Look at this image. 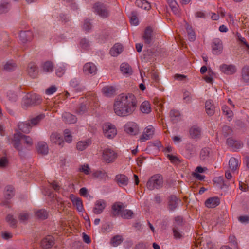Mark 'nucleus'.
Returning a JSON list of instances; mask_svg holds the SVG:
<instances>
[{
  "instance_id": "obj_1",
  "label": "nucleus",
  "mask_w": 249,
  "mask_h": 249,
  "mask_svg": "<svg viewBox=\"0 0 249 249\" xmlns=\"http://www.w3.org/2000/svg\"><path fill=\"white\" fill-rule=\"evenodd\" d=\"M137 106L135 96L131 93L122 94L118 96L114 103V110L119 116H127L131 114Z\"/></svg>"
},
{
  "instance_id": "obj_2",
  "label": "nucleus",
  "mask_w": 249,
  "mask_h": 249,
  "mask_svg": "<svg viewBox=\"0 0 249 249\" xmlns=\"http://www.w3.org/2000/svg\"><path fill=\"white\" fill-rule=\"evenodd\" d=\"M33 140L30 136H27L20 133H17V150L18 154L22 155L28 147L32 146Z\"/></svg>"
},
{
  "instance_id": "obj_3",
  "label": "nucleus",
  "mask_w": 249,
  "mask_h": 249,
  "mask_svg": "<svg viewBox=\"0 0 249 249\" xmlns=\"http://www.w3.org/2000/svg\"><path fill=\"white\" fill-rule=\"evenodd\" d=\"M42 99L36 94H27L23 99V107L27 108L30 106H35L41 104Z\"/></svg>"
},
{
  "instance_id": "obj_4",
  "label": "nucleus",
  "mask_w": 249,
  "mask_h": 249,
  "mask_svg": "<svg viewBox=\"0 0 249 249\" xmlns=\"http://www.w3.org/2000/svg\"><path fill=\"white\" fill-rule=\"evenodd\" d=\"M93 12L102 18H106L109 16V11L108 7L101 2L95 3L92 7Z\"/></svg>"
},
{
  "instance_id": "obj_5",
  "label": "nucleus",
  "mask_w": 249,
  "mask_h": 249,
  "mask_svg": "<svg viewBox=\"0 0 249 249\" xmlns=\"http://www.w3.org/2000/svg\"><path fill=\"white\" fill-rule=\"evenodd\" d=\"M162 178L158 175L151 177L148 180L146 186L148 189L153 190L160 188L163 184Z\"/></svg>"
},
{
  "instance_id": "obj_6",
  "label": "nucleus",
  "mask_w": 249,
  "mask_h": 249,
  "mask_svg": "<svg viewBox=\"0 0 249 249\" xmlns=\"http://www.w3.org/2000/svg\"><path fill=\"white\" fill-rule=\"evenodd\" d=\"M102 128L105 137L107 139H113L117 134V129L115 125L111 123L104 124Z\"/></svg>"
},
{
  "instance_id": "obj_7",
  "label": "nucleus",
  "mask_w": 249,
  "mask_h": 249,
  "mask_svg": "<svg viewBox=\"0 0 249 249\" xmlns=\"http://www.w3.org/2000/svg\"><path fill=\"white\" fill-rule=\"evenodd\" d=\"M102 157L104 160L107 163L113 162L117 158V153L110 148L103 150Z\"/></svg>"
},
{
  "instance_id": "obj_8",
  "label": "nucleus",
  "mask_w": 249,
  "mask_h": 249,
  "mask_svg": "<svg viewBox=\"0 0 249 249\" xmlns=\"http://www.w3.org/2000/svg\"><path fill=\"white\" fill-rule=\"evenodd\" d=\"M51 143L58 145L60 147L64 146V140L60 134L57 132L52 133L50 137Z\"/></svg>"
},
{
  "instance_id": "obj_9",
  "label": "nucleus",
  "mask_w": 249,
  "mask_h": 249,
  "mask_svg": "<svg viewBox=\"0 0 249 249\" xmlns=\"http://www.w3.org/2000/svg\"><path fill=\"white\" fill-rule=\"evenodd\" d=\"M125 131L130 135H135L138 134L139 128L136 123L129 122L124 126Z\"/></svg>"
},
{
  "instance_id": "obj_10",
  "label": "nucleus",
  "mask_w": 249,
  "mask_h": 249,
  "mask_svg": "<svg viewBox=\"0 0 249 249\" xmlns=\"http://www.w3.org/2000/svg\"><path fill=\"white\" fill-rule=\"evenodd\" d=\"M155 129L152 125H148L143 130L142 135L140 138L142 142H145L151 139L154 136Z\"/></svg>"
},
{
  "instance_id": "obj_11",
  "label": "nucleus",
  "mask_w": 249,
  "mask_h": 249,
  "mask_svg": "<svg viewBox=\"0 0 249 249\" xmlns=\"http://www.w3.org/2000/svg\"><path fill=\"white\" fill-rule=\"evenodd\" d=\"M226 143L233 151L240 149L243 146V143L241 141L235 140L231 138L227 139Z\"/></svg>"
},
{
  "instance_id": "obj_12",
  "label": "nucleus",
  "mask_w": 249,
  "mask_h": 249,
  "mask_svg": "<svg viewBox=\"0 0 249 249\" xmlns=\"http://www.w3.org/2000/svg\"><path fill=\"white\" fill-rule=\"evenodd\" d=\"M106 207V202L103 199L97 200L93 209V213L96 214L101 213Z\"/></svg>"
},
{
  "instance_id": "obj_13",
  "label": "nucleus",
  "mask_w": 249,
  "mask_h": 249,
  "mask_svg": "<svg viewBox=\"0 0 249 249\" xmlns=\"http://www.w3.org/2000/svg\"><path fill=\"white\" fill-rule=\"evenodd\" d=\"M125 208V206L120 202H117L112 206L111 214L112 216L116 217L121 214L123 209Z\"/></svg>"
},
{
  "instance_id": "obj_14",
  "label": "nucleus",
  "mask_w": 249,
  "mask_h": 249,
  "mask_svg": "<svg viewBox=\"0 0 249 249\" xmlns=\"http://www.w3.org/2000/svg\"><path fill=\"white\" fill-rule=\"evenodd\" d=\"M83 72L86 75H94L96 73L97 67L92 63H87L83 67Z\"/></svg>"
},
{
  "instance_id": "obj_15",
  "label": "nucleus",
  "mask_w": 249,
  "mask_h": 249,
  "mask_svg": "<svg viewBox=\"0 0 249 249\" xmlns=\"http://www.w3.org/2000/svg\"><path fill=\"white\" fill-rule=\"evenodd\" d=\"M212 47L213 54L216 55L221 54L223 50L222 41L219 39H214L212 43Z\"/></svg>"
},
{
  "instance_id": "obj_16",
  "label": "nucleus",
  "mask_w": 249,
  "mask_h": 249,
  "mask_svg": "<svg viewBox=\"0 0 249 249\" xmlns=\"http://www.w3.org/2000/svg\"><path fill=\"white\" fill-rule=\"evenodd\" d=\"M221 71L227 75L234 74L236 71V67L234 65L222 64L220 66Z\"/></svg>"
},
{
  "instance_id": "obj_17",
  "label": "nucleus",
  "mask_w": 249,
  "mask_h": 249,
  "mask_svg": "<svg viewBox=\"0 0 249 249\" xmlns=\"http://www.w3.org/2000/svg\"><path fill=\"white\" fill-rule=\"evenodd\" d=\"M27 71L30 77L35 78L38 74V67L35 62H31L28 65Z\"/></svg>"
},
{
  "instance_id": "obj_18",
  "label": "nucleus",
  "mask_w": 249,
  "mask_h": 249,
  "mask_svg": "<svg viewBox=\"0 0 249 249\" xmlns=\"http://www.w3.org/2000/svg\"><path fill=\"white\" fill-rule=\"evenodd\" d=\"M19 37L23 43H26L32 40L33 34L32 31L29 30L21 31L19 33Z\"/></svg>"
},
{
  "instance_id": "obj_19",
  "label": "nucleus",
  "mask_w": 249,
  "mask_h": 249,
  "mask_svg": "<svg viewBox=\"0 0 249 249\" xmlns=\"http://www.w3.org/2000/svg\"><path fill=\"white\" fill-rule=\"evenodd\" d=\"M180 202V200L176 196L171 195L168 198V208L171 211H174L177 207L178 205Z\"/></svg>"
},
{
  "instance_id": "obj_20",
  "label": "nucleus",
  "mask_w": 249,
  "mask_h": 249,
  "mask_svg": "<svg viewBox=\"0 0 249 249\" xmlns=\"http://www.w3.org/2000/svg\"><path fill=\"white\" fill-rule=\"evenodd\" d=\"M115 180L120 187L126 186L129 182L128 178L124 174H118L116 176Z\"/></svg>"
},
{
  "instance_id": "obj_21",
  "label": "nucleus",
  "mask_w": 249,
  "mask_h": 249,
  "mask_svg": "<svg viewBox=\"0 0 249 249\" xmlns=\"http://www.w3.org/2000/svg\"><path fill=\"white\" fill-rule=\"evenodd\" d=\"M36 149L38 153L47 155L49 152L48 146L45 142H39L36 145Z\"/></svg>"
},
{
  "instance_id": "obj_22",
  "label": "nucleus",
  "mask_w": 249,
  "mask_h": 249,
  "mask_svg": "<svg viewBox=\"0 0 249 249\" xmlns=\"http://www.w3.org/2000/svg\"><path fill=\"white\" fill-rule=\"evenodd\" d=\"M41 244L43 248L48 249L53 245L54 238L52 236H47L42 240Z\"/></svg>"
},
{
  "instance_id": "obj_23",
  "label": "nucleus",
  "mask_w": 249,
  "mask_h": 249,
  "mask_svg": "<svg viewBox=\"0 0 249 249\" xmlns=\"http://www.w3.org/2000/svg\"><path fill=\"white\" fill-rule=\"evenodd\" d=\"M7 97L8 99V102L6 105L7 110L9 113L11 115H14V112L12 111L11 109L8 108V106H10L11 105H13V106L15 105L16 94L14 92L9 91L7 93Z\"/></svg>"
},
{
  "instance_id": "obj_24",
  "label": "nucleus",
  "mask_w": 249,
  "mask_h": 249,
  "mask_svg": "<svg viewBox=\"0 0 249 249\" xmlns=\"http://www.w3.org/2000/svg\"><path fill=\"white\" fill-rule=\"evenodd\" d=\"M220 204V200L218 197H213L207 199L205 202V206L209 208L216 207Z\"/></svg>"
},
{
  "instance_id": "obj_25",
  "label": "nucleus",
  "mask_w": 249,
  "mask_h": 249,
  "mask_svg": "<svg viewBox=\"0 0 249 249\" xmlns=\"http://www.w3.org/2000/svg\"><path fill=\"white\" fill-rule=\"evenodd\" d=\"M41 68L43 72L50 73L53 70L54 64L51 61H46L42 63Z\"/></svg>"
},
{
  "instance_id": "obj_26",
  "label": "nucleus",
  "mask_w": 249,
  "mask_h": 249,
  "mask_svg": "<svg viewBox=\"0 0 249 249\" xmlns=\"http://www.w3.org/2000/svg\"><path fill=\"white\" fill-rule=\"evenodd\" d=\"M123 50V47L120 43H116L110 49V54L112 56H117L120 54Z\"/></svg>"
},
{
  "instance_id": "obj_27",
  "label": "nucleus",
  "mask_w": 249,
  "mask_h": 249,
  "mask_svg": "<svg viewBox=\"0 0 249 249\" xmlns=\"http://www.w3.org/2000/svg\"><path fill=\"white\" fill-rule=\"evenodd\" d=\"M45 115L43 113L40 114L30 120V124L31 127L38 125L40 122L45 118Z\"/></svg>"
},
{
  "instance_id": "obj_28",
  "label": "nucleus",
  "mask_w": 249,
  "mask_h": 249,
  "mask_svg": "<svg viewBox=\"0 0 249 249\" xmlns=\"http://www.w3.org/2000/svg\"><path fill=\"white\" fill-rule=\"evenodd\" d=\"M143 38L146 44H150L152 41V30L150 27H147L144 31Z\"/></svg>"
},
{
  "instance_id": "obj_29",
  "label": "nucleus",
  "mask_w": 249,
  "mask_h": 249,
  "mask_svg": "<svg viewBox=\"0 0 249 249\" xmlns=\"http://www.w3.org/2000/svg\"><path fill=\"white\" fill-rule=\"evenodd\" d=\"M120 70L122 73L126 76L131 75L133 72L130 66L128 64L125 63H123L121 65Z\"/></svg>"
},
{
  "instance_id": "obj_30",
  "label": "nucleus",
  "mask_w": 249,
  "mask_h": 249,
  "mask_svg": "<svg viewBox=\"0 0 249 249\" xmlns=\"http://www.w3.org/2000/svg\"><path fill=\"white\" fill-rule=\"evenodd\" d=\"M62 119L64 122L68 124L74 123L77 120L75 116L69 112L64 113L62 115Z\"/></svg>"
},
{
  "instance_id": "obj_31",
  "label": "nucleus",
  "mask_w": 249,
  "mask_h": 249,
  "mask_svg": "<svg viewBox=\"0 0 249 249\" xmlns=\"http://www.w3.org/2000/svg\"><path fill=\"white\" fill-rule=\"evenodd\" d=\"M206 112L208 115H213L215 112V107L213 104L212 101L209 100L205 103Z\"/></svg>"
},
{
  "instance_id": "obj_32",
  "label": "nucleus",
  "mask_w": 249,
  "mask_h": 249,
  "mask_svg": "<svg viewBox=\"0 0 249 249\" xmlns=\"http://www.w3.org/2000/svg\"><path fill=\"white\" fill-rule=\"evenodd\" d=\"M18 128L21 131L25 133H29L32 127L29 122H20L18 124Z\"/></svg>"
},
{
  "instance_id": "obj_33",
  "label": "nucleus",
  "mask_w": 249,
  "mask_h": 249,
  "mask_svg": "<svg viewBox=\"0 0 249 249\" xmlns=\"http://www.w3.org/2000/svg\"><path fill=\"white\" fill-rule=\"evenodd\" d=\"M167 2L174 14L179 16V11L177 2L175 0H167Z\"/></svg>"
},
{
  "instance_id": "obj_34",
  "label": "nucleus",
  "mask_w": 249,
  "mask_h": 249,
  "mask_svg": "<svg viewBox=\"0 0 249 249\" xmlns=\"http://www.w3.org/2000/svg\"><path fill=\"white\" fill-rule=\"evenodd\" d=\"M91 142L89 140L79 141L77 143L76 148L79 151H83L86 149L90 144Z\"/></svg>"
},
{
  "instance_id": "obj_35",
  "label": "nucleus",
  "mask_w": 249,
  "mask_h": 249,
  "mask_svg": "<svg viewBox=\"0 0 249 249\" xmlns=\"http://www.w3.org/2000/svg\"><path fill=\"white\" fill-rule=\"evenodd\" d=\"M102 91L106 96L110 97L115 93V89L113 86H107L104 87Z\"/></svg>"
},
{
  "instance_id": "obj_36",
  "label": "nucleus",
  "mask_w": 249,
  "mask_h": 249,
  "mask_svg": "<svg viewBox=\"0 0 249 249\" xmlns=\"http://www.w3.org/2000/svg\"><path fill=\"white\" fill-rule=\"evenodd\" d=\"M239 164L240 163L238 159L234 157H231L229 160V168L231 169L232 171H235L238 168Z\"/></svg>"
},
{
  "instance_id": "obj_37",
  "label": "nucleus",
  "mask_w": 249,
  "mask_h": 249,
  "mask_svg": "<svg viewBox=\"0 0 249 249\" xmlns=\"http://www.w3.org/2000/svg\"><path fill=\"white\" fill-rule=\"evenodd\" d=\"M135 3L138 7L145 10H149L151 8L150 4L146 0H137Z\"/></svg>"
},
{
  "instance_id": "obj_38",
  "label": "nucleus",
  "mask_w": 249,
  "mask_h": 249,
  "mask_svg": "<svg viewBox=\"0 0 249 249\" xmlns=\"http://www.w3.org/2000/svg\"><path fill=\"white\" fill-rule=\"evenodd\" d=\"M170 116L173 123H177L180 119V113L179 111L176 109L171 110Z\"/></svg>"
},
{
  "instance_id": "obj_39",
  "label": "nucleus",
  "mask_w": 249,
  "mask_h": 249,
  "mask_svg": "<svg viewBox=\"0 0 249 249\" xmlns=\"http://www.w3.org/2000/svg\"><path fill=\"white\" fill-rule=\"evenodd\" d=\"M190 135L192 138L196 139L200 137L201 130L199 128L196 127H192L190 129Z\"/></svg>"
},
{
  "instance_id": "obj_40",
  "label": "nucleus",
  "mask_w": 249,
  "mask_h": 249,
  "mask_svg": "<svg viewBox=\"0 0 249 249\" xmlns=\"http://www.w3.org/2000/svg\"><path fill=\"white\" fill-rule=\"evenodd\" d=\"M73 204L76 206L77 210L81 212L83 210V206L81 199L79 197H74L71 199Z\"/></svg>"
},
{
  "instance_id": "obj_41",
  "label": "nucleus",
  "mask_w": 249,
  "mask_h": 249,
  "mask_svg": "<svg viewBox=\"0 0 249 249\" xmlns=\"http://www.w3.org/2000/svg\"><path fill=\"white\" fill-rule=\"evenodd\" d=\"M10 7V3L5 0H3L0 3V13L7 12Z\"/></svg>"
},
{
  "instance_id": "obj_42",
  "label": "nucleus",
  "mask_w": 249,
  "mask_h": 249,
  "mask_svg": "<svg viewBox=\"0 0 249 249\" xmlns=\"http://www.w3.org/2000/svg\"><path fill=\"white\" fill-rule=\"evenodd\" d=\"M242 77L244 81L246 83L249 82V68L248 66H245L242 70Z\"/></svg>"
},
{
  "instance_id": "obj_43",
  "label": "nucleus",
  "mask_w": 249,
  "mask_h": 249,
  "mask_svg": "<svg viewBox=\"0 0 249 249\" xmlns=\"http://www.w3.org/2000/svg\"><path fill=\"white\" fill-rule=\"evenodd\" d=\"M140 109L143 113L148 114L151 112V107L149 103L147 101L143 102L141 106Z\"/></svg>"
},
{
  "instance_id": "obj_44",
  "label": "nucleus",
  "mask_w": 249,
  "mask_h": 249,
  "mask_svg": "<svg viewBox=\"0 0 249 249\" xmlns=\"http://www.w3.org/2000/svg\"><path fill=\"white\" fill-rule=\"evenodd\" d=\"M120 216L124 219H130L133 217V213L130 210L123 209L121 213Z\"/></svg>"
},
{
  "instance_id": "obj_45",
  "label": "nucleus",
  "mask_w": 249,
  "mask_h": 249,
  "mask_svg": "<svg viewBox=\"0 0 249 249\" xmlns=\"http://www.w3.org/2000/svg\"><path fill=\"white\" fill-rule=\"evenodd\" d=\"M14 195V188L11 186H7L6 187L5 196L6 199H10Z\"/></svg>"
},
{
  "instance_id": "obj_46",
  "label": "nucleus",
  "mask_w": 249,
  "mask_h": 249,
  "mask_svg": "<svg viewBox=\"0 0 249 249\" xmlns=\"http://www.w3.org/2000/svg\"><path fill=\"white\" fill-rule=\"evenodd\" d=\"M36 216L39 219H45L48 217V212L43 209L39 210L36 212Z\"/></svg>"
},
{
  "instance_id": "obj_47",
  "label": "nucleus",
  "mask_w": 249,
  "mask_h": 249,
  "mask_svg": "<svg viewBox=\"0 0 249 249\" xmlns=\"http://www.w3.org/2000/svg\"><path fill=\"white\" fill-rule=\"evenodd\" d=\"M186 28L189 40L190 41H194L196 39V35L194 31L193 30L192 27L189 25H187Z\"/></svg>"
},
{
  "instance_id": "obj_48",
  "label": "nucleus",
  "mask_w": 249,
  "mask_h": 249,
  "mask_svg": "<svg viewBox=\"0 0 249 249\" xmlns=\"http://www.w3.org/2000/svg\"><path fill=\"white\" fill-rule=\"evenodd\" d=\"M130 22L132 25L137 26L139 24V20L137 18V13L135 11H132L131 13L130 17Z\"/></svg>"
},
{
  "instance_id": "obj_49",
  "label": "nucleus",
  "mask_w": 249,
  "mask_h": 249,
  "mask_svg": "<svg viewBox=\"0 0 249 249\" xmlns=\"http://www.w3.org/2000/svg\"><path fill=\"white\" fill-rule=\"evenodd\" d=\"M66 70V66L64 64H61L56 69V74L58 77H61L64 74Z\"/></svg>"
},
{
  "instance_id": "obj_50",
  "label": "nucleus",
  "mask_w": 249,
  "mask_h": 249,
  "mask_svg": "<svg viewBox=\"0 0 249 249\" xmlns=\"http://www.w3.org/2000/svg\"><path fill=\"white\" fill-rule=\"evenodd\" d=\"M64 139L66 142L70 143L72 142V137L71 133L69 129H65L64 131Z\"/></svg>"
},
{
  "instance_id": "obj_51",
  "label": "nucleus",
  "mask_w": 249,
  "mask_h": 249,
  "mask_svg": "<svg viewBox=\"0 0 249 249\" xmlns=\"http://www.w3.org/2000/svg\"><path fill=\"white\" fill-rule=\"evenodd\" d=\"M210 149L208 148H203L200 154V158L202 160H206L209 156L210 154Z\"/></svg>"
},
{
  "instance_id": "obj_52",
  "label": "nucleus",
  "mask_w": 249,
  "mask_h": 249,
  "mask_svg": "<svg viewBox=\"0 0 249 249\" xmlns=\"http://www.w3.org/2000/svg\"><path fill=\"white\" fill-rule=\"evenodd\" d=\"M92 176L95 178L102 179L105 178L107 176V174L105 171H96L93 173Z\"/></svg>"
},
{
  "instance_id": "obj_53",
  "label": "nucleus",
  "mask_w": 249,
  "mask_h": 249,
  "mask_svg": "<svg viewBox=\"0 0 249 249\" xmlns=\"http://www.w3.org/2000/svg\"><path fill=\"white\" fill-rule=\"evenodd\" d=\"M6 222L11 227H14L16 224V220L14 215L8 214L6 218Z\"/></svg>"
},
{
  "instance_id": "obj_54",
  "label": "nucleus",
  "mask_w": 249,
  "mask_h": 249,
  "mask_svg": "<svg viewBox=\"0 0 249 249\" xmlns=\"http://www.w3.org/2000/svg\"><path fill=\"white\" fill-rule=\"evenodd\" d=\"M4 69L7 71H11L15 69V63L13 61H8L4 65Z\"/></svg>"
},
{
  "instance_id": "obj_55",
  "label": "nucleus",
  "mask_w": 249,
  "mask_h": 249,
  "mask_svg": "<svg viewBox=\"0 0 249 249\" xmlns=\"http://www.w3.org/2000/svg\"><path fill=\"white\" fill-rule=\"evenodd\" d=\"M122 242V237L120 235L114 236L111 240V244L113 246H117Z\"/></svg>"
},
{
  "instance_id": "obj_56",
  "label": "nucleus",
  "mask_w": 249,
  "mask_h": 249,
  "mask_svg": "<svg viewBox=\"0 0 249 249\" xmlns=\"http://www.w3.org/2000/svg\"><path fill=\"white\" fill-rule=\"evenodd\" d=\"M79 171L81 172L84 173L86 175H89L90 173V169L88 164H84L81 165L79 168Z\"/></svg>"
},
{
  "instance_id": "obj_57",
  "label": "nucleus",
  "mask_w": 249,
  "mask_h": 249,
  "mask_svg": "<svg viewBox=\"0 0 249 249\" xmlns=\"http://www.w3.org/2000/svg\"><path fill=\"white\" fill-rule=\"evenodd\" d=\"M236 37L238 41H240L241 43L244 44L246 46V47L248 48V49L249 50V44L246 41V39L244 37H242L240 33H237L236 34Z\"/></svg>"
},
{
  "instance_id": "obj_58",
  "label": "nucleus",
  "mask_w": 249,
  "mask_h": 249,
  "mask_svg": "<svg viewBox=\"0 0 249 249\" xmlns=\"http://www.w3.org/2000/svg\"><path fill=\"white\" fill-rule=\"evenodd\" d=\"M222 109L223 113L227 116L228 118H231L232 116L233 112L228 107L223 106Z\"/></svg>"
},
{
  "instance_id": "obj_59",
  "label": "nucleus",
  "mask_w": 249,
  "mask_h": 249,
  "mask_svg": "<svg viewBox=\"0 0 249 249\" xmlns=\"http://www.w3.org/2000/svg\"><path fill=\"white\" fill-rule=\"evenodd\" d=\"M222 132L223 136L226 137L229 135L231 134L232 132V131L229 126H224L222 128Z\"/></svg>"
},
{
  "instance_id": "obj_60",
  "label": "nucleus",
  "mask_w": 249,
  "mask_h": 249,
  "mask_svg": "<svg viewBox=\"0 0 249 249\" xmlns=\"http://www.w3.org/2000/svg\"><path fill=\"white\" fill-rule=\"evenodd\" d=\"M29 217V214L25 212H23L20 213L18 216L19 220L21 222H24L28 219Z\"/></svg>"
},
{
  "instance_id": "obj_61",
  "label": "nucleus",
  "mask_w": 249,
  "mask_h": 249,
  "mask_svg": "<svg viewBox=\"0 0 249 249\" xmlns=\"http://www.w3.org/2000/svg\"><path fill=\"white\" fill-rule=\"evenodd\" d=\"M57 89V87L55 86H51L46 89L45 93L47 95H52L56 91Z\"/></svg>"
},
{
  "instance_id": "obj_62",
  "label": "nucleus",
  "mask_w": 249,
  "mask_h": 249,
  "mask_svg": "<svg viewBox=\"0 0 249 249\" xmlns=\"http://www.w3.org/2000/svg\"><path fill=\"white\" fill-rule=\"evenodd\" d=\"M1 236L4 240H8L13 237V234L8 231H2L1 233Z\"/></svg>"
},
{
  "instance_id": "obj_63",
  "label": "nucleus",
  "mask_w": 249,
  "mask_h": 249,
  "mask_svg": "<svg viewBox=\"0 0 249 249\" xmlns=\"http://www.w3.org/2000/svg\"><path fill=\"white\" fill-rule=\"evenodd\" d=\"M92 25L88 19H86L84 21L83 28L86 31H89L91 29Z\"/></svg>"
},
{
  "instance_id": "obj_64",
  "label": "nucleus",
  "mask_w": 249,
  "mask_h": 249,
  "mask_svg": "<svg viewBox=\"0 0 249 249\" xmlns=\"http://www.w3.org/2000/svg\"><path fill=\"white\" fill-rule=\"evenodd\" d=\"M80 46L84 49H87L90 45V43L86 38L81 39L80 42Z\"/></svg>"
}]
</instances>
